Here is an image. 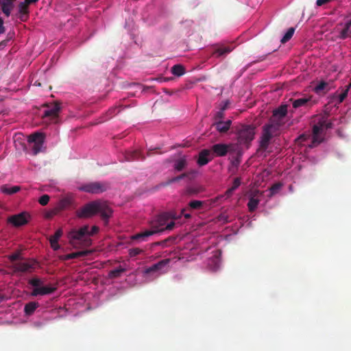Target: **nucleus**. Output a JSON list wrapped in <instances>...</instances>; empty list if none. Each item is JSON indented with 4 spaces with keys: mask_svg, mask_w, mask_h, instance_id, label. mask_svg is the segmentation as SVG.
Returning <instances> with one entry per match:
<instances>
[{
    "mask_svg": "<svg viewBox=\"0 0 351 351\" xmlns=\"http://www.w3.org/2000/svg\"><path fill=\"white\" fill-rule=\"evenodd\" d=\"M180 216H176L172 213H164L157 216L154 219L150 221V229L146 230L141 232L137 233L132 236L133 241H145L147 238L154 234L160 233L165 230H171L175 227V222L171 221L170 219H178Z\"/></svg>",
    "mask_w": 351,
    "mask_h": 351,
    "instance_id": "obj_1",
    "label": "nucleus"
},
{
    "mask_svg": "<svg viewBox=\"0 0 351 351\" xmlns=\"http://www.w3.org/2000/svg\"><path fill=\"white\" fill-rule=\"evenodd\" d=\"M112 212V209L107 202L98 199L85 204L77 210L76 214L79 218H90L99 213L101 219L108 223Z\"/></svg>",
    "mask_w": 351,
    "mask_h": 351,
    "instance_id": "obj_2",
    "label": "nucleus"
},
{
    "mask_svg": "<svg viewBox=\"0 0 351 351\" xmlns=\"http://www.w3.org/2000/svg\"><path fill=\"white\" fill-rule=\"evenodd\" d=\"M332 128V123L328 121L326 117H319L317 122L313 126L311 143L308 147L313 148L322 143L326 131Z\"/></svg>",
    "mask_w": 351,
    "mask_h": 351,
    "instance_id": "obj_3",
    "label": "nucleus"
},
{
    "mask_svg": "<svg viewBox=\"0 0 351 351\" xmlns=\"http://www.w3.org/2000/svg\"><path fill=\"white\" fill-rule=\"evenodd\" d=\"M44 282L45 281L38 277H34L28 280V284L33 287L32 296L45 295L55 292L56 287L49 285L44 286Z\"/></svg>",
    "mask_w": 351,
    "mask_h": 351,
    "instance_id": "obj_4",
    "label": "nucleus"
},
{
    "mask_svg": "<svg viewBox=\"0 0 351 351\" xmlns=\"http://www.w3.org/2000/svg\"><path fill=\"white\" fill-rule=\"evenodd\" d=\"M110 189V184L106 181L90 182L78 187L79 191L90 194H100Z\"/></svg>",
    "mask_w": 351,
    "mask_h": 351,
    "instance_id": "obj_5",
    "label": "nucleus"
},
{
    "mask_svg": "<svg viewBox=\"0 0 351 351\" xmlns=\"http://www.w3.org/2000/svg\"><path fill=\"white\" fill-rule=\"evenodd\" d=\"M46 109L44 110L41 117L45 122L49 123H58L59 121V114L61 111L60 104L58 102L45 105Z\"/></svg>",
    "mask_w": 351,
    "mask_h": 351,
    "instance_id": "obj_6",
    "label": "nucleus"
},
{
    "mask_svg": "<svg viewBox=\"0 0 351 351\" xmlns=\"http://www.w3.org/2000/svg\"><path fill=\"white\" fill-rule=\"evenodd\" d=\"M277 126L274 124H267L263 126V134L260 141V147L258 150L266 151L268 148L270 140L273 134L277 132Z\"/></svg>",
    "mask_w": 351,
    "mask_h": 351,
    "instance_id": "obj_7",
    "label": "nucleus"
},
{
    "mask_svg": "<svg viewBox=\"0 0 351 351\" xmlns=\"http://www.w3.org/2000/svg\"><path fill=\"white\" fill-rule=\"evenodd\" d=\"M288 113V105L282 104L278 108L273 111V114L270 119V123L277 126V129L283 124V119Z\"/></svg>",
    "mask_w": 351,
    "mask_h": 351,
    "instance_id": "obj_8",
    "label": "nucleus"
},
{
    "mask_svg": "<svg viewBox=\"0 0 351 351\" xmlns=\"http://www.w3.org/2000/svg\"><path fill=\"white\" fill-rule=\"evenodd\" d=\"M254 127L252 125H243L238 132V142L241 145L250 143L254 137Z\"/></svg>",
    "mask_w": 351,
    "mask_h": 351,
    "instance_id": "obj_9",
    "label": "nucleus"
},
{
    "mask_svg": "<svg viewBox=\"0 0 351 351\" xmlns=\"http://www.w3.org/2000/svg\"><path fill=\"white\" fill-rule=\"evenodd\" d=\"M45 135L42 132H34L28 137V142L33 143L32 152L34 155H36L42 151Z\"/></svg>",
    "mask_w": 351,
    "mask_h": 351,
    "instance_id": "obj_10",
    "label": "nucleus"
},
{
    "mask_svg": "<svg viewBox=\"0 0 351 351\" xmlns=\"http://www.w3.org/2000/svg\"><path fill=\"white\" fill-rule=\"evenodd\" d=\"M45 135L42 132H34L28 137V142L33 143L32 152L34 155H36L42 151Z\"/></svg>",
    "mask_w": 351,
    "mask_h": 351,
    "instance_id": "obj_11",
    "label": "nucleus"
},
{
    "mask_svg": "<svg viewBox=\"0 0 351 351\" xmlns=\"http://www.w3.org/2000/svg\"><path fill=\"white\" fill-rule=\"evenodd\" d=\"M88 226H84L79 230H74L69 232V238L72 240H84L85 244L89 246L91 244V240L86 237L88 235Z\"/></svg>",
    "mask_w": 351,
    "mask_h": 351,
    "instance_id": "obj_12",
    "label": "nucleus"
},
{
    "mask_svg": "<svg viewBox=\"0 0 351 351\" xmlns=\"http://www.w3.org/2000/svg\"><path fill=\"white\" fill-rule=\"evenodd\" d=\"M29 215L23 212L17 215H12L8 218V222L16 227L23 226L28 222Z\"/></svg>",
    "mask_w": 351,
    "mask_h": 351,
    "instance_id": "obj_13",
    "label": "nucleus"
},
{
    "mask_svg": "<svg viewBox=\"0 0 351 351\" xmlns=\"http://www.w3.org/2000/svg\"><path fill=\"white\" fill-rule=\"evenodd\" d=\"M34 261L18 262L13 265L12 267L14 272H31L34 269Z\"/></svg>",
    "mask_w": 351,
    "mask_h": 351,
    "instance_id": "obj_14",
    "label": "nucleus"
},
{
    "mask_svg": "<svg viewBox=\"0 0 351 351\" xmlns=\"http://www.w3.org/2000/svg\"><path fill=\"white\" fill-rule=\"evenodd\" d=\"M212 159L211 151L204 149L199 153L197 163L199 166L202 167L207 165Z\"/></svg>",
    "mask_w": 351,
    "mask_h": 351,
    "instance_id": "obj_15",
    "label": "nucleus"
},
{
    "mask_svg": "<svg viewBox=\"0 0 351 351\" xmlns=\"http://www.w3.org/2000/svg\"><path fill=\"white\" fill-rule=\"evenodd\" d=\"M232 145L217 143L212 147V151L217 156H224L231 149Z\"/></svg>",
    "mask_w": 351,
    "mask_h": 351,
    "instance_id": "obj_16",
    "label": "nucleus"
},
{
    "mask_svg": "<svg viewBox=\"0 0 351 351\" xmlns=\"http://www.w3.org/2000/svg\"><path fill=\"white\" fill-rule=\"evenodd\" d=\"M289 101L292 103L293 108L297 109L300 107H308L313 105L311 97H302L298 99H290Z\"/></svg>",
    "mask_w": 351,
    "mask_h": 351,
    "instance_id": "obj_17",
    "label": "nucleus"
},
{
    "mask_svg": "<svg viewBox=\"0 0 351 351\" xmlns=\"http://www.w3.org/2000/svg\"><path fill=\"white\" fill-rule=\"evenodd\" d=\"M73 196L72 195H67L62 198L56 206L58 210L60 212L65 209L69 208L73 205Z\"/></svg>",
    "mask_w": 351,
    "mask_h": 351,
    "instance_id": "obj_18",
    "label": "nucleus"
},
{
    "mask_svg": "<svg viewBox=\"0 0 351 351\" xmlns=\"http://www.w3.org/2000/svg\"><path fill=\"white\" fill-rule=\"evenodd\" d=\"M232 124L231 120H227L226 121H217L213 123V126H214L217 132L221 134H223L227 132Z\"/></svg>",
    "mask_w": 351,
    "mask_h": 351,
    "instance_id": "obj_19",
    "label": "nucleus"
},
{
    "mask_svg": "<svg viewBox=\"0 0 351 351\" xmlns=\"http://www.w3.org/2000/svg\"><path fill=\"white\" fill-rule=\"evenodd\" d=\"M124 156L125 160L128 162L145 159V157L138 150L126 151Z\"/></svg>",
    "mask_w": 351,
    "mask_h": 351,
    "instance_id": "obj_20",
    "label": "nucleus"
},
{
    "mask_svg": "<svg viewBox=\"0 0 351 351\" xmlns=\"http://www.w3.org/2000/svg\"><path fill=\"white\" fill-rule=\"evenodd\" d=\"M262 195V193L259 191H255L250 197L247 203V207L250 212H254L256 208L260 202V199L258 198V196Z\"/></svg>",
    "mask_w": 351,
    "mask_h": 351,
    "instance_id": "obj_21",
    "label": "nucleus"
},
{
    "mask_svg": "<svg viewBox=\"0 0 351 351\" xmlns=\"http://www.w3.org/2000/svg\"><path fill=\"white\" fill-rule=\"evenodd\" d=\"M18 10L20 14V20L21 21H26L29 18V5L25 3V1L20 2L18 5Z\"/></svg>",
    "mask_w": 351,
    "mask_h": 351,
    "instance_id": "obj_22",
    "label": "nucleus"
},
{
    "mask_svg": "<svg viewBox=\"0 0 351 351\" xmlns=\"http://www.w3.org/2000/svg\"><path fill=\"white\" fill-rule=\"evenodd\" d=\"M188 165V160L186 156H182L174 161L173 168L176 171H183Z\"/></svg>",
    "mask_w": 351,
    "mask_h": 351,
    "instance_id": "obj_23",
    "label": "nucleus"
},
{
    "mask_svg": "<svg viewBox=\"0 0 351 351\" xmlns=\"http://www.w3.org/2000/svg\"><path fill=\"white\" fill-rule=\"evenodd\" d=\"M169 263V259L162 260L157 263L147 267L145 270V274H151L152 272L158 271L160 270L163 267L167 265Z\"/></svg>",
    "mask_w": 351,
    "mask_h": 351,
    "instance_id": "obj_24",
    "label": "nucleus"
},
{
    "mask_svg": "<svg viewBox=\"0 0 351 351\" xmlns=\"http://www.w3.org/2000/svg\"><path fill=\"white\" fill-rule=\"evenodd\" d=\"M90 253L89 251H79L76 252L70 253L65 255H62L60 256V259L62 261H67L70 259L77 258L81 256H84L88 255Z\"/></svg>",
    "mask_w": 351,
    "mask_h": 351,
    "instance_id": "obj_25",
    "label": "nucleus"
},
{
    "mask_svg": "<svg viewBox=\"0 0 351 351\" xmlns=\"http://www.w3.org/2000/svg\"><path fill=\"white\" fill-rule=\"evenodd\" d=\"M350 86H351L350 84H348L346 86V88L341 94H339L338 95H335L331 98V102H335V106H337V104H339L341 102H343V101L345 99V98L348 95V93Z\"/></svg>",
    "mask_w": 351,
    "mask_h": 351,
    "instance_id": "obj_26",
    "label": "nucleus"
},
{
    "mask_svg": "<svg viewBox=\"0 0 351 351\" xmlns=\"http://www.w3.org/2000/svg\"><path fill=\"white\" fill-rule=\"evenodd\" d=\"M1 9L3 13L6 16H10L11 10L13 8V3L8 0H1L0 1Z\"/></svg>",
    "mask_w": 351,
    "mask_h": 351,
    "instance_id": "obj_27",
    "label": "nucleus"
},
{
    "mask_svg": "<svg viewBox=\"0 0 351 351\" xmlns=\"http://www.w3.org/2000/svg\"><path fill=\"white\" fill-rule=\"evenodd\" d=\"M38 306L39 303L37 302H28L25 305L24 312L26 315H32Z\"/></svg>",
    "mask_w": 351,
    "mask_h": 351,
    "instance_id": "obj_28",
    "label": "nucleus"
},
{
    "mask_svg": "<svg viewBox=\"0 0 351 351\" xmlns=\"http://www.w3.org/2000/svg\"><path fill=\"white\" fill-rule=\"evenodd\" d=\"M232 50V48H231L230 46H221L217 47L213 53V56H215L217 57H220L225 56L230 52H231Z\"/></svg>",
    "mask_w": 351,
    "mask_h": 351,
    "instance_id": "obj_29",
    "label": "nucleus"
},
{
    "mask_svg": "<svg viewBox=\"0 0 351 351\" xmlns=\"http://www.w3.org/2000/svg\"><path fill=\"white\" fill-rule=\"evenodd\" d=\"M351 36V20L347 22L340 32L339 38L341 39H346Z\"/></svg>",
    "mask_w": 351,
    "mask_h": 351,
    "instance_id": "obj_30",
    "label": "nucleus"
},
{
    "mask_svg": "<svg viewBox=\"0 0 351 351\" xmlns=\"http://www.w3.org/2000/svg\"><path fill=\"white\" fill-rule=\"evenodd\" d=\"M171 73L178 77H180L185 73V69L181 64H175L171 67Z\"/></svg>",
    "mask_w": 351,
    "mask_h": 351,
    "instance_id": "obj_31",
    "label": "nucleus"
},
{
    "mask_svg": "<svg viewBox=\"0 0 351 351\" xmlns=\"http://www.w3.org/2000/svg\"><path fill=\"white\" fill-rule=\"evenodd\" d=\"M125 271L124 268L121 266H119L118 268H116L113 270L110 271L108 273V277L110 278H117L121 276V274Z\"/></svg>",
    "mask_w": 351,
    "mask_h": 351,
    "instance_id": "obj_32",
    "label": "nucleus"
},
{
    "mask_svg": "<svg viewBox=\"0 0 351 351\" xmlns=\"http://www.w3.org/2000/svg\"><path fill=\"white\" fill-rule=\"evenodd\" d=\"M20 190V186H14L12 187H8L5 186H3L1 187V191L3 193L12 195L17 193Z\"/></svg>",
    "mask_w": 351,
    "mask_h": 351,
    "instance_id": "obj_33",
    "label": "nucleus"
},
{
    "mask_svg": "<svg viewBox=\"0 0 351 351\" xmlns=\"http://www.w3.org/2000/svg\"><path fill=\"white\" fill-rule=\"evenodd\" d=\"M295 32V28L294 27H290L287 30V32L285 33L284 36L282 38L280 42L282 43H286L288 42L293 36V34Z\"/></svg>",
    "mask_w": 351,
    "mask_h": 351,
    "instance_id": "obj_34",
    "label": "nucleus"
},
{
    "mask_svg": "<svg viewBox=\"0 0 351 351\" xmlns=\"http://www.w3.org/2000/svg\"><path fill=\"white\" fill-rule=\"evenodd\" d=\"M204 202L200 200H192L189 203V207L193 210H199L202 208Z\"/></svg>",
    "mask_w": 351,
    "mask_h": 351,
    "instance_id": "obj_35",
    "label": "nucleus"
},
{
    "mask_svg": "<svg viewBox=\"0 0 351 351\" xmlns=\"http://www.w3.org/2000/svg\"><path fill=\"white\" fill-rule=\"evenodd\" d=\"M60 213L58 209L56 206H55L53 208L47 211L45 213V217L47 219H51L55 215H58Z\"/></svg>",
    "mask_w": 351,
    "mask_h": 351,
    "instance_id": "obj_36",
    "label": "nucleus"
},
{
    "mask_svg": "<svg viewBox=\"0 0 351 351\" xmlns=\"http://www.w3.org/2000/svg\"><path fill=\"white\" fill-rule=\"evenodd\" d=\"M186 178V175L182 173L178 176H176L174 178H172L171 179H169L165 184H163V186H167L168 184H170L173 182H178L182 179H184Z\"/></svg>",
    "mask_w": 351,
    "mask_h": 351,
    "instance_id": "obj_37",
    "label": "nucleus"
},
{
    "mask_svg": "<svg viewBox=\"0 0 351 351\" xmlns=\"http://www.w3.org/2000/svg\"><path fill=\"white\" fill-rule=\"evenodd\" d=\"M63 232L62 229H58L53 235L51 236L49 241H53V243L58 242L59 239L62 237Z\"/></svg>",
    "mask_w": 351,
    "mask_h": 351,
    "instance_id": "obj_38",
    "label": "nucleus"
},
{
    "mask_svg": "<svg viewBox=\"0 0 351 351\" xmlns=\"http://www.w3.org/2000/svg\"><path fill=\"white\" fill-rule=\"evenodd\" d=\"M328 86V83L325 82H321L315 87V90L317 93H319L320 92L325 90Z\"/></svg>",
    "mask_w": 351,
    "mask_h": 351,
    "instance_id": "obj_39",
    "label": "nucleus"
},
{
    "mask_svg": "<svg viewBox=\"0 0 351 351\" xmlns=\"http://www.w3.org/2000/svg\"><path fill=\"white\" fill-rule=\"evenodd\" d=\"M282 184L280 182L275 183L270 188V193L271 195L277 193L281 189Z\"/></svg>",
    "mask_w": 351,
    "mask_h": 351,
    "instance_id": "obj_40",
    "label": "nucleus"
},
{
    "mask_svg": "<svg viewBox=\"0 0 351 351\" xmlns=\"http://www.w3.org/2000/svg\"><path fill=\"white\" fill-rule=\"evenodd\" d=\"M183 174L186 175L185 178H188L189 180H191L194 179L196 177L197 174V171L196 170L191 169L190 171L183 173Z\"/></svg>",
    "mask_w": 351,
    "mask_h": 351,
    "instance_id": "obj_41",
    "label": "nucleus"
},
{
    "mask_svg": "<svg viewBox=\"0 0 351 351\" xmlns=\"http://www.w3.org/2000/svg\"><path fill=\"white\" fill-rule=\"evenodd\" d=\"M49 199H50V197L49 195H47V194H45V195H43L38 199V202L40 204H41L42 206H45L47 205L49 202Z\"/></svg>",
    "mask_w": 351,
    "mask_h": 351,
    "instance_id": "obj_42",
    "label": "nucleus"
},
{
    "mask_svg": "<svg viewBox=\"0 0 351 351\" xmlns=\"http://www.w3.org/2000/svg\"><path fill=\"white\" fill-rule=\"evenodd\" d=\"M143 250L138 247L132 248L129 250V254L130 257L136 256L141 253H143Z\"/></svg>",
    "mask_w": 351,
    "mask_h": 351,
    "instance_id": "obj_43",
    "label": "nucleus"
},
{
    "mask_svg": "<svg viewBox=\"0 0 351 351\" xmlns=\"http://www.w3.org/2000/svg\"><path fill=\"white\" fill-rule=\"evenodd\" d=\"M224 111L221 110L220 109L219 111L217 112L216 114H215V117H214V119H215V121H222V119L224 118Z\"/></svg>",
    "mask_w": 351,
    "mask_h": 351,
    "instance_id": "obj_44",
    "label": "nucleus"
},
{
    "mask_svg": "<svg viewBox=\"0 0 351 351\" xmlns=\"http://www.w3.org/2000/svg\"><path fill=\"white\" fill-rule=\"evenodd\" d=\"M311 138V134H301L298 138H297V141L300 143H304L306 141H307L308 139H309Z\"/></svg>",
    "mask_w": 351,
    "mask_h": 351,
    "instance_id": "obj_45",
    "label": "nucleus"
},
{
    "mask_svg": "<svg viewBox=\"0 0 351 351\" xmlns=\"http://www.w3.org/2000/svg\"><path fill=\"white\" fill-rule=\"evenodd\" d=\"M241 185V178H236L234 180L232 186L230 187V191H235Z\"/></svg>",
    "mask_w": 351,
    "mask_h": 351,
    "instance_id": "obj_46",
    "label": "nucleus"
},
{
    "mask_svg": "<svg viewBox=\"0 0 351 351\" xmlns=\"http://www.w3.org/2000/svg\"><path fill=\"white\" fill-rule=\"evenodd\" d=\"M8 258L12 262H14V261L21 259V254H20V252H16V253L12 254H10Z\"/></svg>",
    "mask_w": 351,
    "mask_h": 351,
    "instance_id": "obj_47",
    "label": "nucleus"
},
{
    "mask_svg": "<svg viewBox=\"0 0 351 351\" xmlns=\"http://www.w3.org/2000/svg\"><path fill=\"white\" fill-rule=\"evenodd\" d=\"M99 232V228L96 226L92 227L91 230L88 231V235H94Z\"/></svg>",
    "mask_w": 351,
    "mask_h": 351,
    "instance_id": "obj_48",
    "label": "nucleus"
},
{
    "mask_svg": "<svg viewBox=\"0 0 351 351\" xmlns=\"http://www.w3.org/2000/svg\"><path fill=\"white\" fill-rule=\"evenodd\" d=\"M5 32V28L3 25V20L0 17V35Z\"/></svg>",
    "mask_w": 351,
    "mask_h": 351,
    "instance_id": "obj_49",
    "label": "nucleus"
},
{
    "mask_svg": "<svg viewBox=\"0 0 351 351\" xmlns=\"http://www.w3.org/2000/svg\"><path fill=\"white\" fill-rule=\"evenodd\" d=\"M188 210V208H182L181 210V215H184L186 219L191 218V215L189 213H186V211Z\"/></svg>",
    "mask_w": 351,
    "mask_h": 351,
    "instance_id": "obj_50",
    "label": "nucleus"
},
{
    "mask_svg": "<svg viewBox=\"0 0 351 351\" xmlns=\"http://www.w3.org/2000/svg\"><path fill=\"white\" fill-rule=\"evenodd\" d=\"M331 0H317L316 1V5L317 6H322L328 2H330Z\"/></svg>",
    "mask_w": 351,
    "mask_h": 351,
    "instance_id": "obj_51",
    "label": "nucleus"
},
{
    "mask_svg": "<svg viewBox=\"0 0 351 351\" xmlns=\"http://www.w3.org/2000/svg\"><path fill=\"white\" fill-rule=\"evenodd\" d=\"M50 242V244H51V247L54 250H58L59 248H60V245L58 244V242L57 243H53V241H49Z\"/></svg>",
    "mask_w": 351,
    "mask_h": 351,
    "instance_id": "obj_52",
    "label": "nucleus"
},
{
    "mask_svg": "<svg viewBox=\"0 0 351 351\" xmlns=\"http://www.w3.org/2000/svg\"><path fill=\"white\" fill-rule=\"evenodd\" d=\"M9 40H10L9 39H6V40H3L1 42H0V47H3L6 46L7 43H8Z\"/></svg>",
    "mask_w": 351,
    "mask_h": 351,
    "instance_id": "obj_53",
    "label": "nucleus"
},
{
    "mask_svg": "<svg viewBox=\"0 0 351 351\" xmlns=\"http://www.w3.org/2000/svg\"><path fill=\"white\" fill-rule=\"evenodd\" d=\"M228 104H229L228 101H225L223 106L221 108V110L223 111H225L227 109Z\"/></svg>",
    "mask_w": 351,
    "mask_h": 351,
    "instance_id": "obj_54",
    "label": "nucleus"
},
{
    "mask_svg": "<svg viewBox=\"0 0 351 351\" xmlns=\"http://www.w3.org/2000/svg\"><path fill=\"white\" fill-rule=\"evenodd\" d=\"M24 1H25V3L29 5L30 4L36 3L38 1V0H25Z\"/></svg>",
    "mask_w": 351,
    "mask_h": 351,
    "instance_id": "obj_55",
    "label": "nucleus"
},
{
    "mask_svg": "<svg viewBox=\"0 0 351 351\" xmlns=\"http://www.w3.org/2000/svg\"><path fill=\"white\" fill-rule=\"evenodd\" d=\"M158 149V148H154V149H149L147 151V156H152V154H153L152 151H153V150H155V149Z\"/></svg>",
    "mask_w": 351,
    "mask_h": 351,
    "instance_id": "obj_56",
    "label": "nucleus"
},
{
    "mask_svg": "<svg viewBox=\"0 0 351 351\" xmlns=\"http://www.w3.org/2000/svg\"><path fill=\"white\" fill-rule=\"evenodd\" d=\"M233 191H230V189H228V190H227V191H226V194H227V195H228V196H229V195H230L232 193V192H233Z\"/></svg>",
    "mask_w": 351,
    "mask_h": 351,
    "instance_id": "obj_57",
    "label": "nucleus"
}]
</instances>
